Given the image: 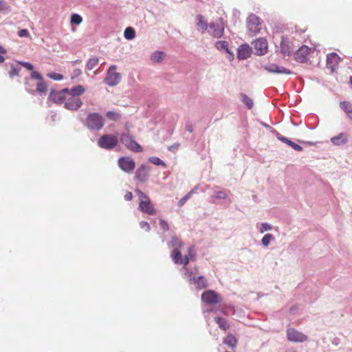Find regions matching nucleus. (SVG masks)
Here are the masks:
<instances>
[{
	"instance_id": "7c9ffc66",
	"label": "nucleus",
	"mask_w": 352,
	"mask_h": 352,
	"mask_svg": "<svg viewBox=\"0 0 352 352\" xmlns=\"http://www.w3.org/2000/svg\"><path fill=\"white\" fill-rule=\"evenodd\" d=\"M241 100L248 109H251L254 106L252 99L248 96L245 94H241Z\"/></svg>"
},
{
	"instance_id": "f3484780",
	"label": "nucleus",
	"mask_w": 352,
	"mask_h": 352,
	"mask_svg": "<svg viewBox=\"0 0 352 352\" xmlns=\"http://www.w3.org/2000/svg\"><path fill=\"white\" fill-rule=\"evenodd\" d=\"M265 70L270 73L277 74H291L292 72L287 68H285L283 66L278 65L275 63L269 64L264 66Z\"/></svg>"
},
{
	"instance_id": "4d7b16f0",
	"label": "nucleus",
	"mask_w": 352,
	"mask_h": 352,
	"mask_svg": "<svg viewBox=\"0 0 352 352\" xmlns=\"http://www.w3.org/2000/svg\"><path fill=\"white\" fill-rule=\"evenodd\" d=\"M186 130L189 133H192L193 131L192 124L190 122H187L186 123Z\"/></svg>"
},
{
	"instance_id": "6e6d98bb",
	"label": "nucleus",
	"mask_w": 352,
	"mask_h": 352,
	"mask_svg": "<svg viewBox=\"0 0 352 352\" xmlns=\"http://www.w3.org/2000/svg\"><path fill=\"white\" fill-rule=\"evenodd\" d=\"M82 74L81 69L76 68L73 72L72 78H76Z\"/></svg>"
},
{
	"instance_id": "39448f33",
	"label": "nucleus",
	"mask_w": 352,
	"mask_h": 352,
	"mask_svg": "<svg viewBox=\"0 0 352 352\" xmlns=\"http://www.w3.org/2000/svg\"><path fill=\"white\" fill-rule=\"evenodd\" d=\"M186 274L188 276V283L190 285H194L195 289L197 291L204 289L208 286V281L204 276L197 277L193 276L192 272L187 271Z\"/></svg>"
},
{
	"instance_id": "69168bd1",
	"label": "nucleus",
	"mask_w": 352,
	"mask_h": 352,
	"mask_svg": "<svg viewBox=\"0 0 352 352\" xmlns=\"http://www.w3.org/2000/svg\"><path fill=\"white\" fill-rule=\"evenodd\" d=\"M135 192L138 196L140 195H143V192L142 190H140V189H136Z\"/></svg>"
},
{
	"instance_id": "f8f14e48",
	"label": "nucleus",
	"mask_w": 352,
	"mask_h": 352,
	"mask_svg": "<svg viewBox=\"0 0 352 352\" xmlns=\"http://www.w3.org/2000/svg\"><path fill=\"white\" fill-rule=\"evenodd\" d=\"M247 28L248 31L253 34L260 32V22L258 17L254 14H251L247 19Z\"/></svg>"
},
{
	"instance_id": "79ce46f5",
	"label": "nucleus",
	"mask_w": 352,
	"mask_h": 352,
	"mask_svg": "<svg viewBox=\"0 0 352 352\" xmlns=\"http://www.w3.org/2000/svg\"><path fill=\"white\" fill-rule=\"evenodd\" d=\"M340 108L346 113H352V104L347 101H342L340 103Z\"/></svg>"
},
{
	"instance_id": "7ed1b4c3",
	"label": "nucleus",
	"mask_w": 352,
	"mask_h": 352,
	"mask_svg": "<svg viewBox=\"0 0 352 352\" xmlns=\"http://www.w3.org/2000/svg\"><path fill=\"white\" fill-rule=\"evenodd\" d=\"M116 65H111L109 67L106 77L104 79V82L110 87L116 86L121 80L122 76L120 73L116 72Z\"/></svg>"
},
{
	"instance_id": "cd10ccee",
	"label": "nucleus",
	"mask_w": 352,
	"mask_h": 352,
	"mask_svg": "<svg viewBox=\"0 0 352 352\" xmlns=\"http://www.w3.org/2000/svg\"><path fill=\"white\" fill-rule=\"evenodd\" d=\"M170 256L175 264H182V260L183 256L182 255L181 252L178 249L173 248V250L171 252Z\"/></svg>"
},
{
	"instance_id": "9b49d317",
	"label": "nucleus",
	"mask_w": 352,
	"mask_h": 352,
	"mask_svg": "<svg viewBox=\"0 0 352 352\" xmlns=\"http://www.w3.org/2000/svg\"><path fill=\"white\" fill-rule=\"evenodd\" d=\"M119 167L126 173L132 172L135 167V161L129 157H121L118 160Z\"/></svg>"
},
{
	"instance_id": "423d86ee",
	"label": "nucleus",
	"mask_w": 352,
	"mask_h": 352,
	"mask_svg": "<svg viewBox=\"0 0 352 352\" xmlns=\"http://www.w3.org/2000/svg\"><path fill=\"white\" fill-rule=\"evenodd\" d=\"M201 301L206 305H217L221 302V296L215 291L208 289L201 294Z\"/></svg>"
},
{
	"instance_id": "13d9d810",
	"label": "nucleus",
	"mask_w": 352,
	"mask_h": 352,
	"mask_svg": "<svg viewBox=\"0 0 352 352\" xmlns=\"http://www.w3.org/2000/svg\"><path fill=\"white\" fill-rule=\"evenodd\" d=\"M133 199V194L131 192H127L124 195L126 201H131Z\"/></svg>"
},
{
	"instance_id": "2eb2a0df",
	"label": "nucleus",
	"mask_w": 352,
	"mask_h": 352,
	"mask_svg": "<svg viewBox=\"0 0 352 352\" xmlns=\"http://www.w3.org/2000/svg\"><path fill=\"white\" fill-rule=\"evenodd\" d=\"M214 47L219 52L227 53V58L230 61H232L234 59V54L230 50L228 42L226 41H218L215 43Z\"/></svg>"
},
{
	"instance_id": "dca6fc26",
	"label": "nucleus",
	"mask_w": 352,
	"mask_h": 352,
	"mask_svg": "<svg viewBox=\"0 0 352 352\" xmlns=\"http://www.w3.org/2000/svg\"><path fill=\"white\" fill-rule=\"evenodd\" d=\"M310 48L306 45H302L298 47V50L294 53L295 59L299 63H306L309 60V54Z\"/></svg>"
},
{
	"instance_id": "6ab92c4d",
	"label": "nucleus",
	"mask_w": 352,
	"mask_h": 352,
	"mask_svg": "<svg viewBox=\"0 0 352 352\" xmlns=\"http://www.w3.org/2000/svg\"><path fill=\"white\" fill-rule=\"evenodd\" d=\"M82 104L80 98L76 97L69 98L65 102L64 107L70 111L78 110Z\"/></svg>"
},
{
	"instance_id": "e2e57ef3",
	"label": "nucleus",
	"mask_w": 352,
	"mask_h": 352,
	"mask_svg": "<svg viewBox=\"0 0 352 352\" xmlns=\"http://www.w3.org/2000/svg\"><path fill=\"white\" fill-rule=\"evenodd\" d=\"M261 124H262V126H264L265 128H266V129H272V127H271L269 124H266V123H265V122H261Z\"/></svg>"
},
{
	"instance_id": "0eeeda50",
	"label": "nucleus",
	"mask_w": 352,
	"mask_h": 352,
	"mask_svg": "<svg viewBox=\"0 0 352 352\" xmlns=\"http://www.w3.org/2000/svg\"><path fill=\"white\" fill-rule=\"evenodd\" d=\"M298 46H296L288 38L287 36H282L281 41L280 43V52L284 56H291L292 55L296 48Z\"/></svg>"
},
{
	"instance_id": "4c0bfd02",
	"label": "nucleus",
	"mask_w": 352,
	"mask_h": 352,
	"mask_svg": "<svg viewBox=\"0 0 352 352\" xmlns=\"http://www.w3.org/2000/svg\"><path fill=\"white\" fill-rule=\"evenodd\" d=\"M228 190H220L216 191L214 192V195L212 196V198L214 199H226L228 197Z\"/></svg>"
},
{
	"instance_id": "6e6552de",
	"label": "nucleus",
	"mask_w": 352,
	"mask_h": 352,
	"mask_svg": "<svg viewBox=\"0 0 352 352\" xmlns=\"http://www.w3.org/2000/svg\"><path fill=\"white\" fill-rule=\"evenodd\" d=\"M31 79L38 80L36 88L34 89L40 96H44L47 93V84L44 81L43 76L37 71H32L30 75Z\"/></svg>"
},
{
	"instance_id": "aec40b11",
	"label": "nucleus",
	"mask_w": 352,
	"mask_h": 352,
	"mask_svg": "<svg viewBox=\"0 0 352 352\" xmlns=\"http://www.w3.org/2000/svg\"><path fill=\"white\" fill-rule=\"evenodd\" d=\"M340 60V58L336 53L331 52L328 54L326 58L327 67L333 72L337 68Z\"/></svg>"
},
{
	"instance_id": "b1692460",
	"label": "nucleus",
	"mask_w": 352,
	"mask_h": 352,
	"mask_svg": "<svg viewBox=\"0 0 352 352\" xmlns=\"http://www.w3.org/2000/svg\"><path fill=\"white\" fill-rule=\"evenodd\" d=\"M5 68L6 69H8V68H10V70L8 71V75L11 78H13L14 76H18L19 72L21 71V67L18 63H6L5 64Z\"/></svg>"
},
{
	"instance_id": "20e7f679",
	"label": "nucleus",
	"mask_w": 352,
	"mask_h": 352,
	"mask_svg": "<svg viewBox=\"0 0 352 352\" xmlns=\"http://www.w3.org/2000/svg\"><path fill=\"white\" fill-rule=\"evenodd\" d=\"M118 144V138L112 134L102 135L98 140V146L106 150L114 148Z\"/></svg>"
},
{
	"instance_id": "473e14b6",
	"label": "nucleus",
	"mask_w": 352,
	"mask_h": 352,
	"mask_svg": "<svg viewBox=\"0 0 352 352\" xmlns=\"http://www.w3.org/2000/svg\"><path fill=\"white\" fill-rule=\"evenodd\" d=\"M99 63V58L96 56H94L88 59L86 65V69L87 70L93 69Z\"/></svg>"
},
{
	"instance_id": "680f3d73",
	"label": "nucleus",
	"mask_w": 352,
	"mask_h": 352,
	"mask_svg": "<svg viewBox=\"0 0 352 352\" xmlns=\"http://www.w3.org/2000/svg\"><path fill=\"white\" fill-rule=\"evenodd\" d=\"M69 89H69V88H64V89L60 90L59 91L62 94V95L65 96V94H69Z\"/></svg>"
},
{
	"instance_id": "a19ab883",
	"label": "nucleus",
	"mask_w": 352,
	"mask_h": 352,
	"mask_svg": "<svg viewBox=\"0 0 352 352\" xmlns=\"http://www.w3.org/2000/svg\"><path fill=\"white\" fill-rule=\"evenodd\" d=\"M275 237L272 234H266L261 239V243L263 246L267 247L272 241H274Z\"/></svg>"
},
{
	"instance_id": "9d476101",
	"label": "nucleus",
	"mask_w": 352,
	"mask_h": 352,
	"mask_svg": "<svg viewBox=\"0 0 352 352\" xmlns=\"http://www.w3.org/2000/svg\"><path fill=\"white\" fill-rule=\"evenodd\" d=\"M151 170V166L146 164H142L136 170L135 177L139 182L144 183L148 181Z\"/></svg>"
},
{
	"instance_id": "c85d7f7f",
	"label": "nucleus",
	"mask_w": 352,
	"mask_h": 352,
	"mask_svg": "<svg viewBox=\"0 0 352 352\" xmlns=\"http://www.w3.org/2000/svg\"><path fill=\"white\" fill-rule=\"evenodd\" d=\"M85 89L82 85H78L69 89V95L72 97L78 98L79 96L85 92Z\"/></svg>"
},
{
	"instance_id": "f257e3e1",
	"label": "nucleus",
	"mask_w": 352,
	"mask_h": 352,
	"mask_svg": "<svg viewBox=\"0 0 352 352\" xmlns=\"http://www.w3.org/2000/svg\"><path fill=\"white\" fill-rule=\"evenodd\" d=\"M84 126L91 131L101 130L105 122L104 118L97 112L89 113L84 120H81Z\"/></svg>"
},
{
	"instance_id": "ddd939ff",
	"label": "nucleus",
	"mask_w": 352,
	"mask_h": 352,
	"mask_svg": "<svg viewBox=\"0 0 352 352\" xmlns=\"http://www.w3.org/2000/svg\"><path fill=\"white\" fill-rule=\"evenodd\" d=\"M287 338L289 341L294 342H303L307 340V336L306 335L294 328L287 329Z\"/></svg>"
},
{
	"instance_id": "49530a36",
	"label": "nucleus",
	"mask_w": 352,
	"mask_h": 352,
	"mask_svg": "<svg viewBox=\"0 0 352 352\" xmlns=\"http://www.w3.org/2000/svg\"><path fill=\"white\" fill-rule=\"evenodd\" d=\"M272 229V226L270 224H269L268 223H262L261 227L259 231L261 233H263L266 231L271 230Z\"/></svg>"
},
{
	"instance_id": "1a4fd4ad",
	"label": "nucleus",
	"mask_w": 352,
	"mask_h": 352,
	"mask_svg": "<svg viewBox=\"0 0 352 352\" xmlns=\"http://www.w3.org/2000/svg\"><path fill=\"white\" fill-rule=\"evenodd\" d=\"M208 33L213 37L221 38L224 33V25L223 23V19H219V21L216 23H210L209 24Z\"/></svg>"
},
{
	"instance_id": "864d4df0",
	"label": "nucleus",
	"mask_w": 352,
	"mask_h": 352,
	"mask_svg": "<svg viewBox=\"0 0 352 352\" xmlns=\"http://www.w3.org/2000/svg\"><path fill=\"white\" fill-rule=\"evenodd\" d=\"M194 258H191L188 254L187 255H185L184 256H182V265H188V263H189V261L190 260H193Z\"/></svg>"
},
{
	"instance_id": "c9c22d12",
	"label": "nucleus",
	"mask_w": 352,
	"mask_h": 352,
	"mask_svg": "<svg viewBox=\"0 0 352 352\" xmlns=\"http://www.w3.org/2000/svg\"><path fill=\"white\" fill-rule=\"evenodd\" d=\"M164 52L161 51H155L151 55V60L154 63H160L163 60Z\"/></svg>"
},
{
	"instance_id": "37998d69",
	"label": "nucleus",
	"mask_w": 352,
	"mask_h": 352,
	"mask_svg": "<svg viewBox=\"0 0 352 352\" xmlns=\"http://www.w3.org/2000/svg\"><path fill=\"white\" fill-rule=\"evenodd\" d=\"M82 21V17L77 14V13H74L71 15V17H70V22L72 24H75V25H80Z\"/></svg>"
},
{
	"instance_id": "052dcab7",
	"label": "nucleus",
	"mask_w": 352,
	"mask_h": 352,
	"mask_svg": "<svg viewBox=\"0 0 352 352\" xmlns=\"http://www.w3.org/2000/svg\"><path fill=\"white\" fill-rule=\"evenodd\" d=\"M139 198L141 199V200H148L150 199L149 197L143 192V195H139Z\"/></svg>"
},
{
	"instance_id": "338daca9",
	"label": "nucleus",
	"mask_w": 352,
	"mask_h": 352,
	"mask_svg": "<svg viewBox=\"0 0 352 352\" xmlns=\"http://www.w3.org/2000/svg\"><path fill=\"white\" fill-rule=\"evenodd\" d=\"M207 311L208 312H212V311H214V309H210Z\"/></svg>"
},
{
	"instance_id": "f03ea898",
	"label": "nucleus",
	"mask_w": 352,
	"mask_h": 352,
	"mask_svg": "<svg viewBox=\"0 0 352 352\" xmlns=\"http://www.w3.org/2000/svg\"><path fill=\"white\" fill-rule=\"evenodd\" d=\"M120 142L128 150L132 152L141 153L143 151L142 146L135 140L134 137L130 133L129 130L120 134Z\"/></svg>"
},
{
	"instance_id": "c756f323",
	"label": "nucleus",
	"mask_w": 352,
	"mask_h": 352,
	"mask_svg": "<svg viewBox=\"0 0 352 352\" xmlns=\"http://www.w3.org/2000/svg\"><path fill=\"white\" fill-rule=\"evenodd\" d=\"M214 322L218 324L219 327L223 331H226L230 327L227 320L224 318L215 317Z\"/></svg>"
},
{
	"instance_id": "412c9836",
	"label": "nucleus",
	"mask_w": 352,
	"mask_h": 352,
	"mask_svg": "<svg viewBox=\"0 0 352 352\" xmlns=\"http://www.w3.org/2000/svg\"><path fill=\"white\" fill-rule=\"evenodd\" d=\"M139 209L148 214L152 215L155 214V209L151 204L150 199L140 200L139 203Z\"/></svg>"
},
{
	"instance_id": "09e8293b",
	"label": "nucleus",
	"mask_w": 352,
	"mask_h": 352,
	"mask_svg": "<svg viewBox=\"0 0 352 352\" xmlns=\"http://www.w3.org/2000/svg\"><path fill=\"white\" fill-rule=\"evenodd\" d=\"M159 226L160 228L164 231H168L169 230V226L168 223L164 219H160Z\"/></svg>"
},
{
	"instance_id": "ea45409f",
	"label": "nucleus",
	"mask_w": 352,
	"mask_h": 352,
	"mask_svg": "<svg viewBox=\"0 0 352 352\" xmlns=\"http://www.w3.org/2000/svg\"><path fill=\"white\" fill-rule=\"evenodd\" d=\"M197 188V187L193 188L189 192H188L186 195L181 198L178 201V206H182L187 201V200L190 199V197L195 192Z\"/></svg>"
},
{
	"instance_id": "f704fd0d",
	"label": "nucleus",
	"mask_w": 352,
	"mask_h": 352,
	"mask_svg": "<svg viewBox=\"0 0 352 352\" xmlns=\"http://www.w3.org/2000/svg\"><path fill=\"white\" fill-rule=\"evenodd\" d=\"M106 117L112 121L117 122L121 118V114L118 112L108 111L106 113Z\"/></svg>"
},
{
	"instance_id": "c03bdc74",
	"label": "nucleus",
	"mask_w": 352,
	"mask_h": 352,
	"mask_svg": "<svg viewBox=\"0 0 352 352\" xmlns=\"http://www.w3.org/2000/svg\"><path fill=\"white\" fill-rule=\"evenodd\" d=\"M148 161L151 163H152L155 165H157V166H163L164 167L166 166L165 162H163L160 158H159L157 157H149Z\"/></svg>"
},
{
	"instance_id": "e433bc0d",
	"label": "nucleus",
	"mask_w": 352,
	"mask_h": 352,
	"mask_svg": "<svg viewBox=\"0 0 352 352\" xmlns=\"http://www.w3.org/2000/svg\"><path fill=\"white\" fill-rule=\"evenodd\" d=\"M31 80L32 79L30 77L25 78V89L29 94L32 95H35L36 91H34V89H33L34 85L31 83Z\"/></svg>"
},
{
	"instance_id": "a18cd8bd",
	"label": "nucleus",
	"mask_w": 352,
	"mask_h": 352,
	"mask_svg": "<svg viewBox=\"0 0 352 352\" xmlns=\"http://www.w3.org/2000/svg\"><path fill=\"white\" fill-rule=\"evenodd\" d=\"M47 76L54 80H61L63 79V76L62 74L56 72L48 73Z\"/></svg>"
},
{
	"instance_id": "72a5a7b5",
	"label": "nucleus",
	"mask_w": 352,
	"mask_h": 352,
	"mask_svg": "<svg viewBox=\"0 0 352 352\" xmlns=\"http://www.w3.org/2000/svg\"><path fill=\"white\" fill-rule=\"evenodd\" d=\"M124 36L126 40H132L135 37V31L132 27H127L124 32Z\"/></svg>"
},
{
	"instance_id": "de8ad7c7",
	"label": "nucleus",
	"mask_w": 352,
	"mask_h": 352,
	"mask_svg": "<svg viewBox=\"0 0 352 352\" xmlns=\"http://www.w3.org/2000/svg\"><path fill=\"white\" fill-rule=\"evenodd\" d=\"M18 64L24 67H25L28 70H32L34 69V66L31 63L25 62V61H19Z\"/></svg>"
},
{
	"instance_id": "5701e85b",
	"label": "nucleus",
	"mask_w": 352,
	"mask_h": 352,
	"mask_svg": "<svg viewBox=\"0 0 352 352\" xmlns=\"http://www.w3.org/2000/svg\"><path fill=\"white\" fill-rule=\"evenodd\" d=\"M64 100L65 96L62 95L59 91L51 89L48 96V100H51L56 104H61Z\"/></svg>"
},
{
	"instance_id": "bb28decb",
	"label": "nucleus",
	"mask_w": 352,
	"mask_h": 352,
	"mask_svg": "<svg viewBox=\"0 0 352 352\" xmlns=\"http://www.w3.org/2000/svg\"><path fill=\"white\" fill-rule=\"evenodd\" d=\"M167 245L168 248H174L179 250L183 247L184 243L175 234H173L171 236L170 241L167 243Z\"/></svg>"
},
{
	"instance_id": "3c124183",
	"label": "nucleus",
	"mask_w": 352,
	"mask_h": 352,
	"mask_svg": "<svg viewBox=\"0 0 352 352\" xmlns=\"http://www.w3.org/2000/svg\"><path fill=\"white\" fill-rule=\"evenodd\" d=\"M18 36L19 37H29L30 36V33L28 32V30L26 29H21L18 32Z\"/></svg>"
},
{
	"instance_id": "bf43d9fd",
	"label": "nucleus",
	"mask_w": 352,
	"mask_h": 352,
	"mask_svg": "<svg viewBox=\"0 0 352 352\" xmlns=\"http://www.w3.org/2000/svg\"><path fill=\"white\" fill-rule=\"evenodd\" d=\"M139 198L141 199V200H148L150 199L149 197L143 192V195H139Z\"/></svg>"
},
{
	"instance_id": "2f4dec72",
	"label": "nucleus",
	"mask_w": 352,
	"mask_h": 352,
	"mask_svg": "<svg viewBox=\"0 0 352 352\" xmlns=\"http://www.w3.org/2000/svg\"><path fill=\"white\" fill-rule=\"evenodd\" d=\"M196 19L197 21V25L202 30H206L208 28H209V24H208L206 21H205L204 16H202L201 14H198L196 17Z\"/></svg>"
},
{
	"instance_id": "0e129e2a",
	"label": "nucleus",
	"mask_w": 352,
	"mask_h": 352,
	"mask_svg": "<svg viewBox=\"0 0 352 352\" xmlns=\"http://www.w3.org/2000/svg\"><path fill=\"white\" fill-rule=\"evenodd\" d=\"M296 306H292V307H291L289 308V312H290L291 314H294V311H296Z\"/></svg>"
},
{
	"instance_id": "393cba45",
	"label": "nucleus",
	"mask_w": 352,
	"mask_h": 352,
	"mask_svg": "<svg viewBox=\"0 0 352 352\" xmlns=\"http://www.w3.org/2000/svg\"><path fill=\"white\" fill-rule=\"evenodd\" d=\"M238 340L232 333H228L223 340V344L227 345L229 348L234 349L236 348Z\"/></svg>"
},
{
	"instance_id": "5fc2aeb1",
	"label": "nucleus",
	"mask_w": 352,
	"mask_h": 352,
	"mask_svg": "<svg viewBox=\"0 0 352 352\" xmlns=\"http://www.w3.org/2000/svg\"><path fill=\"white\" fill-rule=\"evenodd\" d=\"M7 51L6 49H4L3 47L0 48V63H2L4 62L5 58L3 56V54H6Z\"/></svg>"
},
{
	"instance_id": "58836bf2",
	"label": "nucleus",
	"mask_w": 352,
	"mask_h": 352,
	"mask_svg": "<svg viewBox=\"0 0 352 352\" xmlns=\"http://www.w3.org/2000/svg\"><path fill=\"white\" fill-rule=\"evenodd\" d=\"M11 11V6L4 0H0V13L7 14Z\"/></svg>"
},
{
	"instance_id": "4be33fe9",
	"label": "nucleus",
	"mask_w": 352,
	"mask_h": 352,
	"mask_svg": "<svg viewBox=\"0 0 352 352\" xmlns=\"http://www.w3.org/2000/svg\"><path fill=\"white\" fill-rule=\"evenodd\" d=\"M274 133L276 135V137L277 138L278 140L291 146L295 151H301L302 150V147L300 145L294 142L290 139L283 136L278 131L274 130Z\"/></svg>"
},
{
	"instance_id": "a211bd4d",
	"label": "nucleus",
	"mask_w": 352,
	"mask_h": 352,
	"mask_svg": "<svg viewBox=\"0 0 352 352\" xmlns=\"http://www.w3.org/2000/svg\"><path fill=\"white\" fill-rule=\"evenodd\" d=\"M252 53V48L247 43L239 46L236 50V57L239 60H245L249 58Z\"/></svg>"
},
{
	"instance_id": "4468645a",
	"label": "nucleus",
	"mask_w": 352,
	"mask_h": 352,
	"mask_svg": "<svg viewBox=\"0 0 352 352\" xmlns=\"http://www.w3.org/2000/svg\"><path fill=\"white\" fill-rule=\"evenodd\" d=\"M253 49L255 51V54L258 56L265 55L267 52V42L266 39L263 38H259L256 39L253 43Z\"/></svg>"
},
{
	"instance_id": "8fccbe9b",
	"label": "nucleus",
	"mask_w": 352,
	"mask_h": 352,
	"mask_svg": "<svg viewBox=\"0 0 352 352\" xmlns=\"http://www.w3.org/2000/svg\"><path fill=\"white\" fill-rule=\"evenodd\" d=\"M140 227L142 229H144L146 231L148 232L151 229V226L147 221H142L140 222Z\"/></svg>"
},
{
	"instance_id": "603ef678",
	"label": "nucleus",
	"mask_w": 352,
	"mask_h": 352,
	"mask_svg": "<svg viewBox=\"0 0 352 352\" xmlns=\"http://www.w3.org/2000/svg\"><path fill=\"white\" fill-rule=\"evenodd\" d=\"M195 248L194 245H190L188 249V254L191 258L195 257Z\"/></svg>"
},
{
	"instance_id": "774afa93",
	"label": "nucleus",
	"mask_w": 352,
	"mask_h": 352,
	"mask_svg": "<svg viewBox=\"0 0 352 352\" xmlns=\"http://www.w3.org/2000/svg\"><path fill=\"white\" fill-rule=\"evenodd\" d=\"M307 144H309L311 145V144H312V142H307Z\"/></svg>"
},
{
	"instance_id": "a878e982",
	"label": "nucleus",
	"mask_w": 352,
	"mask_h": 352,
	"mask_svg": "<svg viewBox=\"0 0 352 352\" xmlns=\"http://www.w3.org/2000/svg\"><path fill=\"white\" fill-rule=\"evenodd\" d=\"M331 142L335 145H343L348 142L347 135L344 133H340L338 135L331 138Z\"/></svg>"
}]
</instances>
